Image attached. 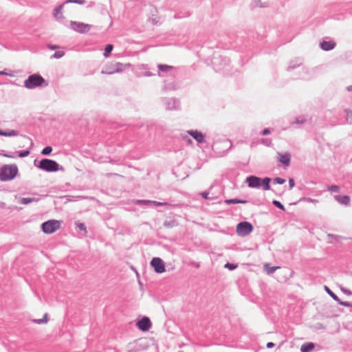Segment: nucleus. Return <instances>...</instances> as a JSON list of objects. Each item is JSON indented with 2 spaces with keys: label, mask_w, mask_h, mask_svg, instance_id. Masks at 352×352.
Instances as JSON below:
<instances>
[{
  "label": "nucleus",
  "mask_w": 352,
  "mask_h": 352,
  "mask_svg": "<svg viewBox=\"0 0 352 352\" xmlns=\"http://www.w3.org/2000/svg\"><path fill=\"white\" fill-rule=\"evenodd\" d=\"M179 352H182V351H179Z\"/></svg>",
  "instance_id": "44"
},
{
  "label": "nucleus",
  "mask_w": 352,
  "mask_h": 352,
  "mask_svg": "<svg viewBox=\"0 0 352 352\" xmlns=\"http://www.w3.org/2000/svg\"><path fill=\"white\" fill-rule=\"evenodd\" d=\"M151 265L154 268L156 273L162 274L166 271L164 263L160 258H153L151 262Z\"/></svg>",
  "instance_id": "8"
},
{
  "label": "nucleus",
  "mask_w": 352,
  "mask_h": 352,
  "mask_svg": "<svg viewBox=\"0 0 352 352\" xmlns=\"http://www.w3.org/2000/svg\"><path fill=\"white\" fill-rule=\"evenodd\" d=\"M329 190L334 192H338L339 190V187L338 186H331L329 188Z\"/></svg>",
  "instance_id": "32"
},
{
  "label": "nucleus",
  "mask_w": 352,
  "mask_h": 352,
  "mask_svg": "<svg viewBox=\"0 0 352 352\" xmlns=\"http://www.w3.org/2000/svg\"><path fill=\"white\" fill-rule=\"evenodd\" d=\"M336 43L333 41H323L320 43V47L324 50H330L335 47Z\"/></svg>",
  "instance_id": "13"
},
{
  "label": "nucleus",
  "mask_w": 352,
  "mask_h": 352,
  "mask_svg": "<svg viewBox=\"0 0 352 352\" xmlns=\"http://www.w3.org/2000/svg\"><path fill=\"white\" fill-rule=\"evenodd\" d=\"M278 160L280 162L285 164L286 166L289 165L290 163V155L288 153H278L277 154Z\"/></svg>",
  "instance_id": "12"
},
{
  "label": "nucleus",
  "mask_w": 352,
  "mask_h": 352,
  "mask_svg": "<svg viewBox=\"0 0 352 352\" xmlns=\"http://www.w3.org/2000/svg\"><path fill=\"white\" fill-rule=\"evenodd\" d=\"M340 305H344V306H346V307H349L350 306V304L347 302H340V300L338 301Z\"/></svg>",
  "instance_id": "35"
},
{
  "label": "nucleus",
  "mask_w": 352,
  "mask_h": 352,
  "mask_svg": "<svg viewBox=\"0 0 352 352\" xmlns=\"http://www.w3.org/2000/svg\"><path fill=\"white\" fill-rule=\"evenodd\" d=\"M32 321L34 323L38 324H47V322H48V314H45L42 318L34 319Z\"/></svg>",
  "instance_id": "17"
},
{
  "label": "nucleus",
  "mask_w": 352,
  "mask_h": 352,
  "mask_svg": "<svg viewBox=\"0 0 352 352\" xmlns=\"http://www.w3.org/2000/svg\"><path fill=\"white\" fill-rule=\"evenodd\" d=\"M23 138L25 140H27L28 142H30V148L33 146V142L32 141L31 139H30L29 138L26 137V136H23Z\"/></svg>",
  "instance_id": "34"
},
{
  "label": "nucleus",
  "mask_w": 352,
  "mask_h": 352,
  "mask_svg": "<svg viewBox=\"0 0 352 352\" xmlns=\"http://www.w3.org/2000/svg\"><path fill=\"white\" fill-rule=\"evenodd\" d=\"M270 133V130L268 129H265L263 131V135H268Z\"/></svg>",
  "instance_id": "36"
},
{
  "label": "nucleus",
  "mask_w": 352,
  "mask_h": 352,
  "mask_svg": "<svg viewBox=\"0 0 352 352\" xmlns=\"http://www.w3.org/2000/svg\"><path fill=\"white\" fill-rule=\"evenodd\" d=\"M0 74H5L3 72H0Z\"/></svg>",
  "instance_id": "42"
},
{
  "label": "nucleus",
  "mask_w": 352,
  "mask_h": 352,
  "mask_svg": "<svg viewBox=\"0 0 352 352\" xmlns=\"http://www.w3.org/2000/svg\"><path fill=\"white\" fill-rule=\"evenodd\" d=\"M325 291L336 301H339L338 296L332 292L327 286L324 287Z\"/></svg>",
  "instance_id": "23"
},
{
  "label": "nucleus",
  "mask_w": 352,
  "mask_h": 352,
  "mask_svg": "<svg viewBox=\"0 0 352 352\" xmlns=\"http://www.w3.org/2000/svg\"><path fill=\"white\" fill-rule=\"evenodd\" d=\"M228 204H245L246 203V201H242V200H238L236 199H227L225 201Z\"/></svg>",
  "instance_id": "21"
},
{
  "label": "nucleus",
  "mask_w": 352,
  "mask_h": 352,
  "mask_svg": "<svg viewBox=\"0 0 352 352\" xmlns=\"http://www.w3.org/2000/svg\"><path fill=\"white\" fill-rule=\"evenodd\" d=\"M315 344L313 342H308L302 344L300 347L301 352H310L314 350Z\"/></svg>",
  "instance_id": "14"
},
{
  "label": "nucleus",
  "mask_w": 352,
  "mask_h": 352,
  "mask_svg": "<svg viewBox=\"0 0 352 352\" xmlns=\"http://www.w3.org/2000/svg\"><path fill=\"white\" fill-rule=\"evenodd\" d=\"M225 267L230 270H234L236 267V265H234V264H232V263H226L225 265Z\"/></svg>",
  "instance_id": "30"
},
{
  "label": "nucleus",
  "mask_w": 352,
  "mask_h": 352,
  "mask_svg": "<svg viewBox=\"0 0 352 352\" xmlns=\"http://www.w3.org/2000/svg\"><path fill=\"white\" fill-rule=\"evenodd\" d=\"M349 90H352V87H349Z\"/></svg>",
  "instance_id": "43"
},
{
  "label": "nucleus",
  "mask_w": 352,
  "mask_h": 352,
  "mask_svg": "<svg viewBox=\"0 0 352 352\" xmlns=\"http://www.w3.org/2000/svg\"><path fill=\"white\" fill-rule=\"evenodd\" d=\"M113 49V45H111V44H108L106 45L105 48H104V56L105 58H107L109 56L111 52H112Z\"/></svg>",
  "instance_id": "18"
},
{
  "label": "nucleus",
  "mask_w": 352,
  "mask_h": 352,
  "mask_svg": "<svg viewBox=\"0 0 352 352\" xmlns=\"http://www.w3.org/2000/svg\"><path fill=\"white\" fill-rule=\"evenodd\" d=\"M202 196H203L205 199H207V198H208V192H204V193H202Z\"/></svg>",
  "instance_id": "38"
},
{
  "label": "nucleus",
  "mask_w": 352,
  "mask_h": 352,
  "mask_svg": "<svg viewBox=\"0 0 352 352\" xmlns=\"http://www.w3.org/2000/svg\"><path fill=\"white\" fill-rule=\"evenodd\" d=\"M49 47L51 49V50H55L56 48H58L57 46L56 45H50Z\"/></svg>",
  "instance_id": "39"
},
{
  "label": "nucleus",
  "mask_w": 352,
  "mask_h": 352,
  "mask_svg": "<svg viewBox=\"0 0 352 352\" xmlns=\"http://www.w3.org/2000/svg\"><path fill=\"white\" fill-rule=\"evenodd\" d=\"M350 114L352 115V111H346V116H347V118L349 117Z\"/></svg>",
  "instance_id": "40"
},
{
  "label": "nucleus",
  "mask_w": 352,
  "mask_h": 352,
  "mask_svg": "<svg viewBox=\"0 0 352 352\" xmlns=\"http://www.w3.org/2000/svg\"><path fill=\"white\" fill-rule=\"evenodd\" d=\"M137 327L139 329L146 331L151 327V322L148 317H144L137 322Z\"/></svg>",
  "instance_id": "9"
},
{
  "label": "nucleus",
  "mask_w": 352,
  "mask_h": 352,
  "mask_svg": "<svg viewBox=\"0 0 352 352\" xmlns=\"http://www.w3.org/2000/svg\"><path fill=\"white\" fill-rule=\"evenodd\" d=\"M43 85L47 86V83L39 74L30 75L24 82V86L28 89H34Z\"/></svg>",
  "instance_id": "2"
},
{
  "label": "nucleus",
  "mask_w": 352,
  "mask_h": 352,
  "mask_svg": "<svg viewBox=\"0 0 352 352\" xmlns=\"http://www.w3.org/2000/svg\"><path fill=\"white\" fill-rule=\"evenodd\" d=\"M38 168L47 172H55L58 170L59 165L54 160L43 159L40 162Z\"/></svg>",
  "instance_id": "4"
},
{
  "label": "nucleus",
  "mask_w": 352,
  "mask_h": 352,
  "mask_svg": "<svg viewBox=\"0 0 352 352\" xmlns=\"http://www.w3.org/2000/svg\"><path fill=\"white\" fill-rule=\"evenodd\" d=\"M68 3H76L78 4H84L85 3V0H67L65 3L57 8H56L53 11V15L56 19H64V15L62 12V10L64 8L65 6Z\"/></svg>",
  "instance_id": "7"
},
{
  "label": "nucleus",
  "mask_w": 352,
  "mask_h": 352,
  "mask_svg": "<svg viewBox=\"0 0 352 352\" xmlns=\"http://www.w3.org/2000/svg\"><path fill=\"white\" fill-rule=\"evenodd\" d=\"M336 199L340 204L348 205L350 202V197L346 195H337Z\"/></svg>",
  "instance_id": "15"
},
{
  "label": "nucleus",
  "mask_w": 352,
  "mask_h": 352,
  "mask_svg": "<svg viewBox=\"0 0 352 352\" xmlns=\"http://www.w3.org/2000/svg\"><path fill=\"white\" fill-rule=\"evenodd\" d=\"M52 148L51 146H46L45 148H44L42 151H41V153L44 155H49L52 153Z\"/></svg>",
  "instance_id": "24"
},
{
  "label": "nucleus",
  "mask_w": 352,
  "mask_h": 352,
  "mask_svg": "<svg viewBox=\"0 0 352 352\" xmlns=\"http://www.w3.org/2000/svg\"><path fill=\"white\" fill-rule=\"evenodd\" d=\"M274 346V343L273 342H268L267 343V348H272Z\"/></svg>",
  "instance_id": "37"
},
{
  "label": "nucleus",
  "mask_w": 352,
  "mask_h": 352,
  "mask_svg": "<svg viewBox=\"0 0 352 352\" xmlns=\"http://www.w3.org/2000/svg\"><path fill=\"white\" fill-rule=\"evenodd\" d=\"M70 27L77 32L85 34L91 30V25L80 21H71Z\"/></svg>",
  "instance_id": "6"
},
{
  "label": "nucleus",
  "mask_w": 352,
  "mask_h": 352,
  "mask_svg": "<svg viewBox=\"0 0 352 352\" xmlns=\"http://www.w3.org/2000/svg\"><path fill=\"white\" fill-rule=\"evenodd\" d=\"M64 54L65 53L63 52L58 51V52H56L54 53V57L55 58H61V57H63L64 56Z\"/></svg>",
  "instance_id": "28"
},
{
  "label": "nucleus",
  "mask_w": 352,
  "mask_h": 352,
  "mask_svg": "<svg viewBox=\"0 0 352 352\" xmlns=\"http://www.w3.org/2000/svg\"><path fill=\"white\" fill-rule=\"evenodd\" d=\"M18 135V132L15 130H10L8 131L0 130V135L1 136H15Z\"/></svg>",
  "instance_id": "16"
},
{
  "label": "nucleus",
  "mask_w": 352,
  "mask_h": 352,
  "mask_svg": "<svg viewBox=\"0 0 352 352\" xmlns=\"http://www.w3.org/2000/svg\"><path fill=\"white\" fill-rule=\"evenodd\" d=\"M189 135H190L197 142L203 143L205 142V136L204 135L197 130H190L187 131Z\"/></svg>",
  "instance_id": "11"
},
{
  "label": "nucleus",
  "mask_w": 352,
  "mask_h": 352,
  "mask_svg": "<svg viewBox=\"0 0 352 352\" xmlns=\"http://www.w3.org/2000/svg\"><path fill=\"white\" fill-rule=\"evenodd\" d=\"M273 204L274 206H276V207H278V208H280V210H285V207L283 206V205L279 202L278 201H276V200H274L273 201Z\"/></svg>",
  "instance_id": "26"
},
{
  "label": "nucleus",
  "mask_w": 352,
  "mask_h": 352,
  "mask_svg": "<svg viewBox=\"0 0 352 352\" xmlns=\"http://www.w3.org/2000/svg\"><path fill=\"white\" fill-rule=\"evenodd\" d=\"M33 201L32 198H22L20 200V203L22 204H28L31 203Z\"/></svg>",
  "instance_id": "25"
},
{
  "label": "nucleus",
  "mask_w": 352,
  "mask_h": 352,
  "mask_svg": "<svg viewBox=\"0 0 352 352\" xmlns=\"http://www.w3.org/2000/svg\"><path fill=\"white\" fill-rule=\"evenodd\" d=\"M61 226V221L58 220H49L46 222H44L42 226V230L45 234H52L56 231L58 230Z\"/></svg>",
  "instance_id": "3"
},
{
  "label": "nucleus",
  "mask_w": 352,
  "mask_h": 352,
  "mask_svg": "<svg viewBox=\"0 0 352 352\" xmlns=\"http://www.w3.org/2000/svg\"><path fill=\"white\" fill-rule=\"evenodd\" d=\"M250 188H258L261 185V179L256 176H250L245 180Z\"/></svg>",
  "instance_id": "10"
},
{
  "label": "nucleus",
  "mask_w": 352,
  "mask_h": 352,
  "mask_svg": "<svg viewBox=\"0 0 352 352\" xmlns=\"http://www.w3.org/2000/svg\"><path fill=\"white\" fill-rule=\"evenodd\" d=\"M253 230L252 225L247 221L239 223L236 226V233L241 236H246L250 234Z\"/></svg>",
  "instance_id": "5"
},
{
  "label": "nucleus",
  "mask_w": 352,
  "mask_h": 352,
  "mask_svg": "<svg viewBox=\"0 0 352 352\" xmlns=\"http://www.w3.org/2000/svg\"><path fill=\"white\" fill-rule=\"evenodd\" d=\"M270 179L268 177H266V178L263 179V180L261 179V184L263 185L264 190H270Z\"/></svg>",
  "instance_id": "20"
},
{
  "label": "nucleus",
  "mask_w": 352,
  "mask_h": 352,
  "mask_svg": "<svg viewBox=\"0 0 352 352\" xmlns=\"http://www.w3.org/2000/svg\"><path fill=\"white\" fill-rule=\"evenodd\" d=\"M3 156L6 157H9V158H12L14 157L13 156L10 155H8V154H3Z\"/></svg>",
  "instance_id": "41"
},
{
  "label": "nucleus",
  "mask_w": 352,
  "mask_h": 352,
  "mask_svg": "<svg viewBox=\"0 0 352 352\" xmlns=\"http://www.w3.org/2000/svg\"><path fill=\"white\" fill-rule=\"evenodd\" d=\"M290 188H293L294 186V180L293 179H289V180Z\"/></svg>",
  "instance_id": "33"
},
{
  "label": "nucleus",
  "mask_w": 352,
  "mask_h": 352,
  "mask_svg": "<svg viewBox=\"0 0 352 352\" xmlns=\"http://www.w3.org/2000/svg\"><path fill=\"white\" fill-rule=\"evenodd\" d=\"M19 173L16 164H5L0 168V180L2 182L10 181L14 179Z\"/></svg>",
  "instance_id": "1"
},
{
  "label": "nucleus",
  "mask_w": 352,
  "mask_h": 352,
  "mask_svg": "<svg viewBox=\"0 0 352 352\" xmlns=\"http://www.w3.org/2000/svg\"><path fill=\"white\" fill-rule=\"evenodd\" d=\"M76 226L81 230H84L86 232V228L82 223H76Z\"/></svg>",
  "instance_id": "31"
},
{
  "label": "nucleus",
  "mask_w": 352,
  "mask_h": 352,
  "mask_svg": "<svg viewBox=\"0 0 352 352\" xmlns=\"http://www.w3.org/2000/svg\"><path fill=\"white\" fill-rule=\"evenodd\" d=\"M30 152L29 150H27V151H24L23 152H19V156L20 157H27L30 155Z\"/></svg>",
  "instance_id": "27"
},
{
  "label": "nucleus",
  "mask_w": 352,
  "mask_h": 352,
  "mask_svg": "<svg viewBox=\"0 0 352 352\" xmlns=\"http://www.w3.org/2000/svg\"><path fill=\"white\" fill-rule=\"evenodd\" d=\"M279 267H271L269 264H265L264 265V270L267 274H272Z\"/></svg>",
  "instance_id": "19"
},
{
  "label": "nucleus",
  "mask_w": 352,
  "mask_h": 352,
  "mask_svg": "<svg viewBox=\"0 0 352 352\" xmlns=\"http://www.w3.org/2000/svg\"><path fill=\"white\" fill-rule=\"evenodd\" d=\"M159 69L162 72H168L169 70L173 69L172 66L167 65H158Z\"/></svg>",
  "instance_id": "22"
},
{
  "label": "nucleus",
  "mask_w": 352,
  "mask_h": 352,
  "mask_svg": "<svg viewBox=\"0 0 352 352\" xmlns=\"http://www.w3.org/2000/svg\"><path fill=\"white\" fill-rule=\"evenodd\" d=\"M274 182L278 184H283L285 182V180L280 177H276L274 179Z\"/></svg>",
  "instance_id": "29"
}]
</instances>
